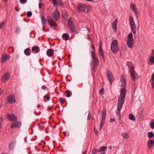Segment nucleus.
Here are the masks:
<instances>
[{
  "label": "nucleus",
  "mask_w": 154,
  "mask_h": 154,
  "mask_svg": "<svg viewBox=\"0 0 154 154\" xmlns=\"http://www.w3.org/2000/svg\"><path fill=\"white\" fill-rule=\"evenodd\" d=\"M53 5L54 6H63V5L61 0H52Z\"/></svg>",
  "instance_id": "nucleus-18"
},
{
  "label": "nucleus",
  "mask_w": 154,
  "mask_h": 154,
  "mask_svg": "<svg viewBox=\"0 0 154 154\" xmlns=\"http://www.w3.org/2000/svg\"><path fill=\"white\" fill-rule=\"evenodd\" d=\"M46 54L49 57H52L53 56L54 54V51L53 49H49L47 50Z\"/></svg>",
  "instance_id": "nucleus-19"
},
{
  "label": "nucleus",
  "mask_w": 154,
  "mask_h": 154,
  "mask_svg": "<svg viewBox=\"0 0 154 154\" xmlns=\"http://www.w3.org/2000/svg\"><path fill=\"white\" fill-rule=\"evenodd\" d=\"M91 54L92 58V62H91V67L93 71V74H94L96 71L98 66V60L97 57L96 56L94 51H91Z\"/></svg>",
  "instance_id": "nucleus-1"
},
{
  "label": "nucleus",
  "mask_w": 154,
  "mask_h": 154,
  "mask_svg": "<svg viewBox=\"0 0 154 154\" xmlns=\"http://www.w3.org/2000/svg\"><path fill=\"white\" fill-rule=\"evenodd\" d=\"M7 117V119L11 121L15 122L17 120V117L13 114H8Z\"/></svg>",
  "instance_id": "nucleus-10"
},
{
  "label": "nucleus",
  "mask_w": 154,
  "mask_h": 154,
  "mask_svg": "<svg viewBox=\"0 0 154 154\" xmlns=\"http://www.w3.org/2000/svg\"><path fill=\"white\" fill-rule=\"evenodd\" d=\"M41 20L42 24L43 25H45L46 23V20L44 16L43 15H42L41 16Z\"/></svg>",
  "instance_id": "nucleus-30"
},
{
  "label": "nucleus",
  "mask_w": 154,
  "mask_h": 154,
  "mask_svg": "<svg viewBox=\"0 0 154 154\" xmlns=\"http://www.w3.org/2000/svg\"><path fill=\"white\" fill-rule=\"evenodd\" d=\"M32 51H35L36 53H38L39 51V48L38 46H34L32 48Z\"/></svg>",
  "instance_id": "nucleus-25"
},
{
  "label": "nucleus",
  "mask_w": 154,
  "mask_h": 154,
  "mask_svg": "<svg viewBox=\"0 0 154 154\" xmlns=\"http://www.w3.org/2000/svg\"><path fill=\"white\" fill-rule=\"evenodd\" d=\"M68 23L69 27L74 26V24L72 23L71 20L70 19H69L68 20Z\"/></svg>",
  "instance_id": "nucleus-34"
},
{
  "label": "nucleus",
  "mask_w": 154,
  "mask_h": 154,
  "mask_svg": "<svg viewBox=\"0 0 154 154\" xmlns=\"http://www.w3.org/2000/svg\"><path fill=\"white\" fill-rule=\"evenodd\" d=\"M129 119L132 121H135V118L133 114H130L129 115Z\"/></svg>",
  "instance_id": "nucleus-28"
},
{
  "label": "nucleus",
  "mask_w": 154,
  "mask_h": 154,
  "mask_svg": "<svg viewBox=\"0 0 154 154\" xmlns=\"http://www.w3.org/2000/svg\"><path fill=\"white\" fill-rule=\"evenodd\" d=\"M120 81L122 82V86H125L126 85V82L125 78L123 75H122L121 76V79Z\"/></svg>",
  "instance_id": "nucleus-21"
},
{
  "label": "nucleus",
  "mask_w": 154,
  "mask_h": 154,
  "mask_svg": "<svg viewBox=\"0 0 154 154\" xmlns=\"http://www.w3.org/2000/svg\"><path fill=\"white\" fill-rule=\"evenodd\" d=\"M150 127L154 129V122H152L150 123Z\"/></svg>",
  "instance_id": "nucleus-46"
},
{
  "label": "nucleus",
  "mask_w": 154,
  "mask_h": 154,
  "mask_svg": "<svg viewBox=\"0 0 154 154\" xmlns=\"http://www.w3.org/2000/svg\"><path fill=\"white\" fill-rule=\"evenodd\" d=\"M111 48L112 52L115 53L119 49L118 44L117 40L115 39L112 42L111 45Z\"/></svg>",
  "instance_id": "nucleus-3"
},
{
  "label": "nucleus",
  "mask_w": 154,
  "mask_h": 154,
  "mask_svg": "<svg viewBox=\"0 0 154 154\" xmlns=\"http://www.w3.org/2000/svg\"><path fill=\"white\" fill-rule=\"evenodd\" d=\"M16 143L15 141L12 142L9 145V148L10 149L12 150L14 148L15 144Z\"/></svg>",
  "instance_id": "nucleus-27"
},
{
  "label": "nucleus",
  "mask_w": 154,
  "mask_h": 154,
  "mask_svg": "<svg viewBox=\"0 0 154 154\" xmlns=\"http://www.w3.org/2000/svg\"><path fill=\"white\" fill-rule=\"evenodd\" d=\"M149 61L152 63H154V56H151L149 58Z\"/></svg>",
  "instance_id": "nucleus-39"
},
{
  "label": "nucleus",
  "mask_w": 154,
  "mask_h": 154,
  "mask_svg": "<svg viewBox=\"0 0 154 154\" xmlns=\"http://www.w3.org/2000/svg\"><path fill=\"white\" fill-rule=\"evenodd\" d=\"M125 99L119 98L118 101L117 109L121 110L125 102Z\"/></svg>",
  "instance_id": "nucleus-8"
},
{
  "label": "nucleus",
  "mask_w": 154,
  "mask_h": 154,
  "mask_svg": "<svg viewBox=\"0 0 154 154\" xmlns=\"http://www.w3.org/2000/svg\"><path fill=\"white\" fill-rule=\"evenodd\" d=\"M44 98H46V100L48 101H49L50 98V97L49 96H48L46 95H45L43 97Z\"/></svg>",
  "instance_id": "nucleus-48"
},
{
  "label": "nucleus",
  "mask_w": 154,
  "mask_h": 154,
  "mask_svg": "<svg viewBox=\"0 0 154 154\" xmlns=\"http://www.w3.org/2000/svg\"><path fill=\"white\" fill-rule=\"evenodd\" d=\"M99 93L101 95H102L104 94V89L103 88H102L99 91Z\"/></svg>",
  "instance_id": "nucleus-37"
},
{
  "label": "nucleus",
  "mask_w": 154,
  "mask_h": 154,
  "mask_svg": "<svg viewBox=\"0 0 154 154\" xmlns=\"http://www.w3.org/2000/svg\"><path fill=\"white\" fill-rule=\"evenodd\" d=\"M120 111L121 110H119V111L118 110V109H117V111L116 112V113L117 115L120 114Z\"/></svg>",
  "instance_id": "nucleus-58"
},
{
  "label": "nucleus",
  "mask_w": 154,
  "mask_h": 154,
  "mask_svg": "<svg viewBox=\"0 0 154 154\" xmlns=\"http://www.w3.org/2000/svg\"><path fill=\"white\" fill-rule=\"evenodd\" d=\"M87 39L89 40H91V38L90 37V35H87Z\"/></svg>",
  "instance_id": "nucleus-56"
},
{
  "label": "nucleus",
  "mask_w": 154,
  "mask_h": 154,
  "mask_svg": "<svg viewBox=\"0 0 154 154\" xmlns=\"http://www.w3.org/2000/svg\"><path fill=\"white\" fill-rule=\"evenodd\" d=\"M32 14V12L31 11H29L27 12L26 15L27 17H31Z\"/></svg>",
  "instance_id": "nucleus-38"
},
{
  "label": "nucleus",
  "mask_w": 154,
  "mask_h": 154,
  "mask_svg": "<svg viewBox=\"0 0 154 154\" xmlns=\"http://www.w3.org/2000/svg\"><path fill=\"white\" fill-rule=\"evenodd\" d=\"M151 85H152V88H154V82H152L151 83Z\"/></svg>",
  "instance_id": "nucleus-61"
},
{
  "label": "nucleus",
  "mask_w": 154,
  "mask_h": 154,
  "mask_svg": "<svg viewBox=\"0 0 154 154\" xmlns=\"http://www.w3.org/2000/svg\"><path fill=\"white\" fill-rule=\"evenodd\" d=\"M27 0H20V2L22 4H25L27 2Z\"/></svg>",
  "instance_id": "nucleus-43"
},
{
  "label": "nucleus",
  "mask_w": 154,
  "mask_h": 154,
  "mask_svg": "<svg viewBox=\"0 0 154 154\" xmlns=\"http://www.w3.org/2000/svg\"><path fill=\"white\" fill-rule=\"evenodd\" d=\"M62 16L63 17V18L65 19V20H66L67 19V15L66 14H65L64 15V13H63L62 14Z\"/></svg>",
  "instance_id": "nucleus-40"
},
{
  "label": "nucleus",
  "mask_w": 154,
  "mask_h": 154,
  "mask_svg": "<svg viewBox=\"0 0 154 154\" xmlns=\"http://www.w3.org/2000/svg\"><path fill=\"white\" fill-rule=\"evenodd\" d=\"M94 133H95V134L97 135L98 134V132H97V130L96 129V127L95 126L94 127Z\"/></svg>",
  "instance_id": "nucleus-49"
},
{
  "label": "nucleus",
  "mask_w": 154,
  "mask_h": 154,
  "mask_svg": "<svg viewBox=\"0 0 154 154\" xmlns=\"http://www.w3.org/2000/svg\"><path fill=\"white\" fill-rule=\"evenodd\" d=\"M88 116L87 117V120H90V118H91V115L89 112V111H88Z\"/></svg>",
  "instance_id": "nucleus-44"
},
{
  "label": "nucleus",
  "mask_w": 154,
  "mask_h": 154,
  "mask_svg": "<svg viewBox=\"0 0 154 154\" xmlns=\"http://www.w3.org/2000/svg\"><path fill=\"white\" fill-rule=\"evenodd\" d=\"M69 37V35L67 33H64L63 34L62 36V38L66 41L68 40Z\"/></svg>",
  "instance_id": "nucleus-24"
},
{
  "label": "nucleus",
  "mask_w": 154,
  "mask_h": 154,
  "mask_svg": "<svg viewBox=\"0 0 154 154\" xmlns=\"http://www.w3.org/2000/svg\"><path fill=\"white\" fill-rule=\"evenodd\" d=\"M30 51V49L29 48H28L26 49L24 51V53L26 56H29L31 54L29 52Z\"/></svg>",
  "instance_id": "nucleus-26"
},
{
  "label": "nucleus",
  "mask_w": 154,
  "mask_h": 154,
  "mask_svg": "<svg viewBox=\"0 0 154 154\" xmlns=\"http://www.w3.org/2000/svg\"><path fill=\"white\" fill-rule=\"evenodd\" d=\"M86 151H84L83 152L82 154H86Z\"/></svg>",
  "instance_id": "nucleus-64"
},
{
  "label": "nucleus",
  "mask_w": 154,
  "mask_h": 154,
  "mask_svg": "<svg viewBox=\"0 0 154 154\" xmlns=\"http://www.w3.org/2000/svg\"><path fill=\"white\" fill-rule=\"evenodd\" d=\"M46 86L45 85H43L42 87V89H44V90L45 89H46Z\"/></svg>",
  "instance_id": "nucleus-57"
},
{
  "label": "nucleus",
  "mask_w": 154,
  "mask_h": 154,
  "mask_svg": "<svg viewBox=\"0 0 154 154\" xmlns=\"http://www.w3.org/2000/svg\"><path fill=\"white\" fill-rule=\"evenodd\" d=\"M129 21L131 26V31L134 35H135L136 33V27L133 18L131 17H130L129 18Z\"/></svg>",
  "instance_id": "nucleus-4"
},
{
  "label": "nucleus",
  "mask_w": 154,
  "mask_h": 154,
  "mask_svg": "<svg viewBox=\"0 0 154 154\" xmlns=\"http://www.w3.org/2000/svg\"><path fill=\"white\" fill-rule=\"evenodd\" d=\"M148 137L149 138H152L154 137V134L152 132H149L148 133Z\"/></svg>",
  "instance_id": "nucleus-32"
},
{
  "label": "nucleus",
  "mask_w": 154,
  "mask_h": 154,
  "mask_svg": "<svg viewBox=\"0 0 154 154\" xmlns=\"http://www.w3.org/2000/svg\"><path fill=\"white\" fill-rule=\"evenodd\" d=\"M107 147L105 146H103L101 147L99 149H98V152H105L107 149Z\"/></svg>",
  "instance_id": "nucleus-23"
},
{
  "label": "nucleus",
  "mask_w": 154,
  "mask_h": 154,
  "mask_svg": "<svg viewBox=\"0 0 154 154\" xmlns=\"http://www.w3.org/2000/svg\"><path fill=\"white\" fill-rule=\"evenodd\" d=\"M151 79L153 81H154V73H153L152 75Z\"/></svg>",
  "instance_id": "nucleus-52"
},
{
  "label": "nucleus",
  "mask_w": 154,
  "mask_h": 154,
  "mask_svg": "<svg viewBox=\"0 0 154 154\" xmlns=\"http://www.w3.org/2000/svg\"><path fill=\"white\" fill-rule=\"evenodd\" d=\"M3 121V118L2 117L0 118V130L2 127L1 124Z\"/></svg>",
  "instance_id": "nucleus-45"
},
{
  "label": "nucleus",
  "mask_w": 154,
  "mask_h": 154,
  "mask_svg": "<svg viewBox=\"0 0 154 154\" xmlns=\"http://www.w3.org/2000/svg\"><path fill=\"white\" fill-rule=\"evenodd\" d=\"M70 31L72 33H73L75 32V28L74 26L69 27Z\"/></svg>",
  "instance_id": "nucleus-35"
},
{
  "label": "nucleus",
  "mask_w": 154,
  "mask_h": 154,
  "mask_svg": "<svg viewBox=\"0 0 154 154\" xmlns=\"http://www.w3.org/2000/svg\"><path fill=\"white\" fill-rule=\"evenodd\" d=\"M10 58V56L7 54L2 55L1 57V62L3 63L7 60L9 59Z\"/></svg>",
  "instance_id": "nucleus-16"
},
{
  "label": "nucleus",
  "mask_w": 154,
  "mask_h": 154,
  "mask_svg": "<svg viewBox=\"0 0 154 154\" xmlns=\"http://www.w3.org/2000/svg\"><path fill=\"white\" fill-rule=\"evenodd\" d=\"M65 101V98L60 97L59 99V101L60 103H63Z\"/></svg>",
  "instance_id": "nucleus-41"
},
{
  "label": "nucleus",
  "mask_w": 154,
  "mask_h": 154,
  "mask_svg": "<svg viewBox=\"0 0 154 154\" xmlns=\"http://www.w3.org/2000/svg\"><path fill=\"white\" fill-rule=\"evenodd\" d=\"M39 128L41 130H42L43 129V128L42 126L40 127Z\"/></svg>",
  "instance_id": "nucleus-63"
},
{
  "label": "nucleus",
  "mask_w": 154,
  "mask_h": 154,
  "mask_svg": "<svg viewBox=\"0 0 154 154\" xmlns=\"http://www.w3.org/2000/svg\"><path fill=\"white\" fill-rule=\"evenodd\" d=\"M21 125V122L20 121H15L13 123H12L10 125V127L12 128H20Z\"/></svg>",
  "instance_id": "nucleus-13"
},
{
  "label": "nucleus",
  "mask_w": 154,
  "mask_h": 154,
  "mask_svg": "<svg viewBox=\"0 0 154 154\" xmlns=\"http://www.w3.org/2000/svg\"><path fill=\"white\" fill-rule=\"evenodd\" d=\"M10 77V74L8 72L6 73L2 76L1 80L3 83L5 82Z\"/></svg>",
  "instance_id": "nucleus-15"
},
{
  "label": "nucleus",
  "mask_w": 154,
  "mask_h": 154,
  "mask_svg": "<svg viewBox=\"0 0 154 154\" xmlns=\"http://www.w3.org/2000/svg\"><path fill=\"white\" fill-rule=\"evenodd\" d=\"M106 110H104L103 111L102 114L101 119L100 125V126L103 127V125L106 121Z\"/></svg>",
  "instance_id": "nucleus-9"
},
{
  "label": "nucleus",
  "mask_w": 154,
  "mask_h": 154,
  "mask_svg": "<svg viewBox=\"0 0 154 154\" xmlns=\"http://www.w3.org/2000/svg\"><path fill=\"white\" fill-rule=\"evenodd\" d=\"M7 102L8 103L10 104H13L15 102V99L14 95L13 94H11L9 96L7 99Z\"/></svg>",
  "instance_id": "nucleus-11"
},
{
  "label": "nucleus",
  "mask_w": 154,
  "mask_h": 154,
  "mask_svg": "<svg viewBox=\"0 0 154 154\" xmlns=\"http://www.w3.org/2000/svg\"><path fill=\"white\" fill-rule=\"evenodd\" d=\"M98 152V149H96L95 148H94L93 149V150L92 151L91 154H96L97 152Z\"/></svg>",
  "instance_id": "nucleus-36"
},
{
  "label": "nucleus",
  "mask_w": 154,
  "mask_h": 154,
  "mask_svg": "<svg viewBox=\"0 0 154 154\" xmlns=\"http://www.w3.org/2000/svg\"><path fill=\"white\" fill-rule=\"evenodd\" d=\"M117 19L114 20L112 23V28L116 32L117 30Z\"/></svg>",
  "instance_id": "nucleus-22"
},
{
  "label": "nucleus",
  "mask_w": 154,
  "mask_h": 154,
  "mask_svg": "<svg viewBox=\"0 0 154 154\" xmlns=\"http://www.w3.org/2000/svg\"><path fill=\"white\" fill-rule=\"evenodd\" d=\"M130 8H132L133 11L137 8L135 5L133 3L130 4Z\"/></svg>",
  "instance_id": "nucleus-33"
},
{
  "label": "nucleus",
  "mask_w": 154,
  "mask_h": 154,
  "mask_svg": "<svg viewBox=\"0 0 154 154\" xmlns=\"http://www.w3.org/2000/svg\"><path fill=\"white\" fill-rule=\"evenodd\" d=\"M117 117L119 119H120L121 118L120 114L117 115Z\"/></svg>",
  "instance_id": "nucleus-54"
},
{
  "label": "nucleus",
  "mask_w": 154,
  "mask_h": 154,
  "mask_svg": "<svg viewBox=\"0 0 154 154\" xmlns=\"http://www.w3.org/2000/svg\"><path fill=\"white\" fill-rule=\"evenodd\" d=\"M101 56H102V57L103 60L104 61H105V57H104V54H102Z\"/></svg>",
  "instance_id": "nucleus-59"
},
{
  "label": "nucleus",
  "mask_w": 154,
  "mask_h": 154,
  "mask_svg": "<svg viewBox=\"0 0 154 154\" xmlns=\"http://www.w3.org/2000/svg\"><path fill=\"white\" fill-rule=\"evenodd\" d=\"M134 69L133 66H131L130 68V73L131 74V77L132 80L134 81L136 80V76L135 73Z\"/></svg>",
  "instance_id": "nucleus-12"
},
{
  "label": "nucleus",
  "mask_w": 154,
  "mask_h": 154,
  "mask_svg": "<svg viewBox=\"0 0 154 154\" xmlns=\"http://www.w3.org/2000/svg\"><path fill=\"white\" fill-rule=\"evenodd\" d=\"M148 147L149 149L152 146H154V140L149 139L147 142Z\"/></svg>",
  "instance_id": "nucleus-20"
},
{
  "label": "nucleus",
  "mask_w": 154,
  "mask_h": 154,
  "mask_svg": "<svg viewBox=\"0 0 154 154\" xmlns=\"http://www.w3.org/2000/svg\"><path fill=\"white\" fill-rule=\"evenodd\" d=\"M52 16L55 20H57L59 19L60 17V12L58 10H57L56 11L53 12Z\"/></svg>",
  "instance_id": "nucleus-17"
},
{
  "label": "nucleus",
  "mask_w": 154,
  "mask_h": 154,
  "mask_svg": "<svg viewBox=\"0 0 154 154\" xmlns=\"http://www.w3.org/2000/svg\"><path fill=\"white\" fill-rule=\"evenodd\" d=\"M91 47H92V49L94 51L95 50V47H94V45L93 44H92V45H91Z\"/></svg>",
  "instance_id": "nucleus-53"
},
{
  "label": "nucleus",
  "mask_w": 154,
  "mask_h": 154,
  "mask_svg": "<svg viewBox=\"0 0 154 154\" xmlns=\"http://www.w3.org/2000/svg\"><path fill=\"white\" fill-rule=\"evenodd\" d=\"M134 43L133 38L132 34L130 32L128 35L127 45L129 48H131Z\"/></svg>",
  "instance_id": "nucleus-5"
},
{
  "label": "nucleus",
  "mask_w": 154,
  "mask_h": 154,
  "mask_svg": "<svg viewBox=\"0 0 154 154\" xmlns=\"http://www.w3.org/2000/svg\"><path fill=\"white\" fill-rule=\"evenodd\" d=\"M38 5H39L38 7H39V8H41L42 6V5H42L41 3H39Z\"/></svg>",
  "instance_id": "nucleus-60"
},
{
  "label": "nucleus",
  "mask_w": 154,
  "mask_h": 154,
  "mask_svg": "<svg viewBox=\"0 0 154 154\" xmlns=\"http://www.w3.org/2000/svg\"><path fill=\"white\" fill-rule=\"evenodd\" d=\"M107 77L110 82V84H112V83L114 81V76L112 73L110 71L108 70L106 72Z\"/></svg>",
  "instance_id": "nucleus-6"
},
{
  "label": "nucleus",
  "mask_w": 154,
  "mask_h": 154,
  "mask_svg": "<svg viewBox=\"0 0 154 154\" xmlns=\"http://www.w3.org/2000/svg\"><path fill=\"white\" fill-rule=\"evenodd\" d=\"M47 20L49 25L51 28L57 26V24L51 17L49 16L47 17Z\"/></svg>",
  "instance_id": "nucleus-7"
},
{
  "label": "nucleus",
  "mask_w": 154,
  "mask_h": 154,
  "mask_svg": "<svg viewBox=\"0 0 154 154\" xmlns=\"http://www.w3.org/2000/svg\"><path fill=\"white\" fill-rule=\"evenodd\" d=\"M67 94L66 96L67 97H70L72 95V93L71 91L68 90H67L65 91L64 94Z\"/></svg>",
  "instance_id": "nucleus-29"
},
{
  "label": "nucleus",
  "mask_w": 154,
  "mask_h": 154,
  "mask_svg": "<svg viewBox=\"0 0 154 154\" xmlns=\"http://www.w3.org/2000/svg\"><path fill=\"white\" fill-rule=\"evenodd\" d=\"M4 24L5 23L3 22H2L0 23V29H1L3 27Z\"/></svg>",
  "instance_id": "nucleus-50"
},
{
  "label": "nucleus",
  "mask_w": 154,
  "mask_h": 154,
  "mask_svg": "<svg viewBox=\"0 0 154 154\" xmlns=\"http://www.w3.org/2000/svg\"><path fill=\"white\" fill-rule=\"evenodd\" d=\"M134 11V13H135V15L137 17L138 14V12L137 8Z\"/></svg>",
  "instance_id": "nucleus-47"
},
{
  "label": "nucleus",
  "mask_w": 154,
  "mask_h": 154,
  "mask_svg": "<svg viewBox=\"0 0 154 154\" xmlns=\"http://www.w3.org/2000/svg\"><path fill=\"white\" fill-rule=\"evenodd\" d=\"M120 95L119 98L125 99L126 90L125 87L122 88L121 90Z\"/></svg>",
  "instance_id": "nucleus-14"
},
{
  "label": "nucleus",
  "mask_w": 154,
  "mask_h": 154,
  "mask_svg": "<svg viewBox=\"0 0 154 154\" xmlns=\"http://www.w3.org/2000/svg\"><path fill=\"white\" fill-rule=\"evenodd\" d=\"M152 53L153 56H154V49L152 50Z\"/></svg>",
  "instance_id": "nucleus-62"
},
{
  "label": "nucleus",
  "mask_w": 154,
  "mask_h": 154,
  "mask_svg": "<svg viewBox=\"0 0 154 154\" xmlns=\"http://www.w3.org/2000/svg\"><path fill=\"white\" fill-rule=\"evenodd\" d=\"M122 136L124 138L126 139L129 137V135L128 134H127L125 132L122 133Z\"/></svg>",
  "instance_id": "nucleus-31"
},
{
  "label": "nucleus",
  "mask_w": 154,
  "mask_h": 154,
  "mask_svg": "<svg viewBox=\"0 0 154 154\" xmlns=\"http://www.w3.org/2000/svg\"><path fill=\"white\" fill-rule=\"evenodd\" d=\"M20 32V29L18 28H17L16 29L15 32L17 33H19Z\"/></svg>",
  "instance_id": "nucleus-51"
},
{
  "label": "nucleus",
  "mask_w": 154,
  "mask_h": 154,
  "mask_svg": "<svg viewBox=\"0 0 154 154\" xmlns=\"http://www.w3.org/2000/svg\"><path fill=\"white\" fill-rule=\"evenodd\" d=\"M90 6H87L86 5H80L77 6L78 11L88 13L90 10Z\"/></svg>",
  "instance_id": "nucleus-2"
},
{
  "label": "nucleus",
  "mask_w": 154,
  "mask_h": 154,
  "mask_svg": "<svg viewBox=\"0 0 154 154\" xmlns=\"http://www.w3.org/2000/svg\"><path fill=\"white\" fill-rule=\"evenodd\" d=\"M103 51L102 48V45L101 44H100V45L99 46V52L100 53V52H102Z\"/></svg>",
  "instance_id": "nucleus-42"
},
{
  "label": "nucleus",
  "mask_w": 154,
  "mask_h": 154,
  "mask_svg": "<svg viewBox=\"0 0 154 154\" xmlns=\"http://www.w3.org/2000/svg\"><path fill=\"white\" fill-rule=\"evenodd\" d=\"M115 121V119H114L111 118L110 119V122H112Z\"/></svg>",
  "instance_id": "nucleus-55"
}]
</instances>
